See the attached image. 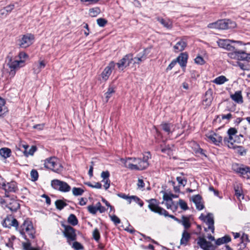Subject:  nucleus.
Here are the masks:
<instances>
[{
	"label": "nucleus",
	"instance_id": "nucleus-19",
	"mask_svg": "<svg viewBox=\"0 0 250 250\" xmlns=\"http://www.w3.org/2000/svg\"><path fill=\"white\" fill-rule=\"evenodd\" d=\"M6 207L12 211H16L20 208L18 201L14 199H7L5 200Z\"/></svg>",
	"mask_w": 250,
	"mask_h": 250
},
{
	"label": "nucleus",
	"instance_id": "nucleus-3",
	"mask_svg": "<svg viewBox=\"0 0 250 250\" xmlns=\"http://www.w3.org/2000/svg\"><path fill=\"white\" fill-rule=\"evenodd\" d=\"M44 167L56 173H60L62 169L58 159L55 157H50L44 160Z\"/></svg>",
	"mask_w": 250,
	"mask_h": 250
},
{
	"label": "nucleus",
	"instance_id": "nucleus-62",
	"mask_svg": "<svg viewBox=\"0 0 250 250\" xmlns=\"http://www.w3.org/2000/svg\"><path fill=\"white\" fill-rule=\"evenodd\" d=\"M197 148L195 149V152L196 153L200 154L202 155H204L205 156H206V155L205 154V150L203 149L202 148L199 147L198 145H197Z\"/></svg>",
	"mask_w": 250,
	"mask_h": 250
},
{
	"label": "nucleus",
	"instance_id": "nucleus-46",
	"mask_svg": "<svg viewBox=\"0 0 250 250\" xmlns=\"http://www.w3.org/2000/svg\"><path fill=\"white\" fill-rule=\"evenodd\" d=\"M178 204L180 208L184 210H186L188 208L187 203L182 199L179 200Z\"/></svg>",
	"mask_w": 250,
	"mask_h": 250
},
{
	"label": "nucleus",
	"instance_id": "nucleus-17",
	"mask_svg": "<svg viewBox=\"0 0 250 250\" xmlns=\"http://www.w3.org/2000/svg\"><path fill=\"white\" fill-rule=\"evenodd\" d=\"M121 162L124 164L125 167L131 170L136 169V158L128 157L126 159H121Z\"/></svg>",
	"mask_w": 250,
	"mask_h": 250
},
{
	"label": "nucleus",
	"instance_id": "nucleus-18",
	"mask_svg": "<svg viewBox=\"0 0 250 250\" xmlns=\"http://www.w3.org/2000/svg\"><path fill=\"white\" fill-rule=\"evenodd\" d=\"M115 63L113 62H110L101 74L102 79L104 81H106L111 75L112 70L114 69Z\"/></svg>",
	"mask_w": 250,
	"mask_h": 250
},
{
	"label": "nucleus",
	"instance_id": "nucleus-2",
	"mask_svg": "<svg viewBox=\"0 0 250 250\" xmlns=\"http://www.w3.org/2000/svg\"><path fill=\"white\" fill-rule=\"evenodd\" d=\"M149 203V205L148 206V208L153 212L155 213H158L161 215H164L165 216H168L170 218L174 219L175 221H177L179 223H181V221L180 219L175 217L174 216L172 215H169L167 211L165 209L159 207L157 203V201L156 199H151L147 201Z\"/></svg>",
	"mask_w": 250,
	"mask_h": 250
},
{
	"label": "nucleus",
	"instance_id": "nucleus-60",
	"mask_svg": "<svg viewBox=\"0 0 250 250\" xmlns=\"http://www.w3.org/2000/svg\"><path fill=\"white\" fill-rule=\"evenodd\" d=\"M163 199L166 202H171L172 201V197L170 196V194H168L166 193H165L163 195Z\"/></svg>",
	"mask_w": 250,
	"mask_h": 250
},
{
	"label": "nucleus",
	"instance_id": "nucleus-28",
	"mask_svg": "<svg viewBox=\"0 0 250 250\" xmlns=\"http://www.w3.org/2000/svg\"><path fill=\"white\" fill-rule=\"evenodd\" d=\"M160 147L162 152L167 154L169 157L173 155L172 148L169 145L164 146L163 145H161Z\"/></svg>",
	"mask_w": 250,
	"mask_h": 250
},
{
	"label": "nucleus",
	"instance_id": "nucleus-22",
	"mask_svg": "<svg viewBox=\"0 0 250 250\" xmlns=\"http://www.w3.org/2000/svg\"><path fill=\"white\" fill-rule=\"evenodd\" d=\"M212 100V91L210 90H208L206 92L203 97V104L206 107L209 106L211 104Z\"/></svg>",
	"mask_w": 250,
	"mask_h": 250
},
{
	"label": "nucleus",
	"instance_id": "nucleus-12",
	"mask_svg": "<svg viewBox=\"0 0 250 250\" xmlns=\"http://www.w3.org/2000/svg\"><path fill=\"white\" fill-rule=\"evenodd\" d=\"M218 29H227L234 28L236 26V23L229 20H222L217 21Z\"/></svg>",
	"mask_w": 250,
	"mask_h": 250
},
{
	"label": "nucleus",
	"instance_id": "nucleus-39",
	"mask_svg": "<svg viewBox=\"0 0 250 250\" xmlns=\"http://www.w3.org/2000/svg\"><path fill=\"white\" fill-rule=\"evenodd\" d=\"M101 12L99 7H95L89 9V15L92 17H96Z\"/></svg>",
	"mask_w": 250,
	"mask_h": 250
},
{
	"label": "nucleus",
	"instance_id": "nucleus-51",
	"mask_svg": "<svg viewBox=\"0 0 250 250\" xmlns=\"http://www.w3.org/2000/svg\"><path fill=\"white\" fill-rule=\"evenodd\" d=\"M93 236L94 239L98 241L100 238V235L99 230L97 229H95L93 232Z\"/></svg>",
	"mask_w": 250,
	"mask_h": 250
},
{
	"label": "nucleus",
	"instance_id": "nucleus-27",
	"mask_svg": "<svg viewBox=\"0 0 250 250\" xmlns=\"http://www.w3.org/2000/svg\"><path fill=\"white\" fill-rule=\"evenodd\" d=\"M235 195L240 201L244 199L242 189L238 185L234 186Z\"/></svg>",
	"mask_w": 250,
	"mask_h": 250
},
{
	"label": "nucleus",
	"instance_id": "nucleus-64",
	"mask_svg": "<svg viewBox=\"0 0 250 250\" xmlns=\"http://www.w3.org/2000/svg\"><path fill=\"white\" fill-rule=\"evenodd\" d=\"M138 188H143L145 187V183L142 179H139L137 183Z\"/></svg>",
	"mask_w": 250,
	"mask_h": 250
},
{
	"label": "nucleus",
	"instance_id": "nucleus-5",
	"mask_svg": "<svg viewBox=\"0 0 250 250\" xmlns=\"http://www.w3.org/2000/svg\"><path fill=\"white\" fill-rule=\"evenodd\" d=\"M200 219L203 220L208 226V227L205 228L204 230L205 231H208V230H211L212 233L214 232V217L212 213H209L206 216L201 214L200 216Z\"/></svg>",
	"mask_w": 250,
	"mask_h": 250
},
{
	"label": "nucleus",
	"instance_id": "nucleus-63",
	"mask_svg": "<svg viewBox=\"0 0 250 250\" xmlns=\"http://www.w3.org/2000/svg\"><path fill=\"white\" fill-rule=\"evenodd\" d=\"M237 132V130L235 128H230L228 131V134L229 136H233Z\"/></svg>",
	"mask_w": 250,
	"mask_h": 250
},
{
	"label": "nucleus",
	"instance_id": "nucleus-37",
	"mask_svg": "<svg viewBox=\"0 0 250 250\" xmlns=\"http://www.w3.org/2000/svg\"><path fill=\"white\" fill-rule=\"evenodd\" d=\"M181 223L184 227L185 230L190 228V223L189 222V219L188 217H186L185 216H183L182 217L181 220H180Z\"/></svg>",
	"mask_w": 250,
	"mask_h": 250
},
{
	"label": "nucleus",
	"instance_id": "nucleus-8",
	"mask_svg": "<svg viewBox=\"0 0 250 250\" xmlns=\"http://www.w3.org/2000/svg\"><path fill=\"white\" fill-rule=\"evenodd\" d=\"M236 42V41L228 39H220L217 41V43L221 48L229 51H233L234 49V47L230 44V42ZM236 42L241 44V42L240 41H237Z\"/></svg>",
	"mask_w": 250,
	"mask_h": 250
},
{
	"label": "nucleus",
	"instance_id": "nucleus-55",
	"mask_svg": "<svg viewBox=\"0 0 250 250\" xmlns=\"http://www.w3.org/2000/svg\"><path fill=\"white\" fill-rule=\"evenodd\" d=\"M166 206L167 209L176 210L177 208L175 206H174V203H173V201H172L171 202H166Z\"/></svg>",
	"mask_w": 250,
	"mask_h": 250
},
{
	"label": "nucleus",
	"instance_id": "nucleus-33",
	"mask_svg": "<svg viewBox=\"0 0 250 250\" xmlns=\"http://www.w3.org/2000/svg\"><path fill=\"white\" fill-rule=\"evenodd\" d=\"M162 128L168 134L172 132L173 125L169 123H163L161 125Z\"/></svg>",
	"mask_w": 250,
	"mask_h": 250
},
{
	"label": "nucleus",
	"instance_id": "nucleus-29",
	"mask_svg": "<svg viewBox=\"0 0 250 250\" xmlns=\"http://www.w3.org/2000/svg\"><path fill=\"white\" fill-rule=\"evenodd\" d=\"M158 21L167 29H171L172 27V21L169 19L158 18Z\"/></svg>",
	"mask_w": 250,
	"mask_h": 250
},
{
	"label": "nucleus",
	"instance_id": "nucleus-47",
	"mask_svg": "<svg viewBox=\"0 0 250 250\" xmlns=\"http://www.w3.org/2000/svg\"><path fill=\"white\" fill-rule=\"evenodd\" d=\"M176 180L178 182V184L180 186H183V187H185L187 182V179L181 176L177 177Z\"/></svg>",
	"mask_w": 250,
	"mask_h": 250
},
{
	"label": "nucleus",
	"instance_id": "nucleus-57",
	"mask_svg": "<svg viewBox=\"0 0 250 250\" xmlns=\"http://www.w3.org/2000/svg\"><path fill=\"white\" fill-rule=\"evenodd\" d=\"M111 220L114 223L115 225L120 223V219L116 215H110Z\"/></svg>",
	"mask_w": 250,
	"mask_h": 250
},
{
	"label": "nucleus",
	"instance_id": "nucleus-21",
	"mask_svg": "<svg viewBox=\"0 0 250 250\" xmlns=\"http://www.w3.org/2000/svg\"><path fill=\"white\" fill-rule=\"evenodd\" d=\"M187 45V43L185 40L184 39H182L179 41L177 42L176 44L173 46L174 51L176 53L182 51L185 49Z\"/></svg>",
	"mask_w": 250,
	"mask_h": 250
},
{
	"label": "nucleus",
	"instance_id": "nucleus-20",
	"mask_svg": "<svg viewBox=\"0 0 250 250\" xmlns=\"http://www.w3.org/2000/svg\"><path fill=\"white\" fill-rule=\"evenodd\" d=\"M208 141L212 142L216 145H219L222 141V137L218 134L210 133L206 135Z\"/></svg>",
	"mask_w": 250,
	"mask_h": 250
},
{
	"label": "nucleus",
	"instance_id": "nucleus-44",
	"mask_svg": "<svg viewBox=\"0 0 250 250\" xmlns=\"http://www.w3.org/2000/svg\"><path fill=\"white\" fill-rule=\"evenodd\" d=\"M55 205L57 209L62 210L67 204L61 200H58L55 202Z\"/></svg>",
	"mask_w": 250,
	"mask_h": 250
},
{
	"label": "nucleus",
	"instance_id": "nucleus-13",
	"mask_svg": "<svg viewBox=\"0 0 250 250\" xmlns=\"http://www.w3.org/2000/svg\"><path fill=\"white\" fill-rule=\"evenodd\" d=\"M8 65L11 69L9 72L10 75L13 76L15 74V70L23 65V61L18 60H10L8 63Z\"/></svg>",
	"mask_w": 250,
	"mask_h": 250
},
{
	"label": "nucleus",
	"instance_id": "nucleus-26",
	"mask_svg": "<svg viewBox=\"0 0 250 250\" xmlns=\"http://www.w3.org/2000/svg\"><path fill=\"white\" fill-rule=\"evenodd\" d=\"M22 146L24 148V154L26 157H28L29 155H33L36 150V147L35 146H32L30 148H29L28 145H23Z\"/></svg>",
	"mask_w": 250,
	"mask_h": 250
},
{
	"label": "nucleus",
	"instance_id": "nucleus-7",
	"mask_svg": "<svg viewBox=\"0 0 250 250\" xmlns=\"http://www.w3.org/2000/svg\"><path fill=\"white\" fill-rule=\"evenodd\" d=\"M232 169L236 172L240 173L243 178L247 179L250 178V167L239 166L238 164H234L232 165Z\"/></svg>",
	"mask_w": 250,
	"mask_h": 250
},
{
	"label": "nucleus",
	"instance_id": "nucleus-23",
	"mask_svg": "<svg viewBox=\"0 0 250 250\" xmlns=\"http://www.w3.org/2000/svg\"><path fill=\"white\" fill-rule=\"evenodd\" d=\"M188 55L186 53H182L177 58L176 61L178 62L181 67H185L187 63Z\"/></svg>",
	"mask_w": 250,
	"mask_h": 250
},
{
	"label": "nucleus",
	"instance_id": "nucleus-14",
	"mask_svg": "<svg viewBox=\"0 0 250 250\" xmlns=\"http://www.w3.org/2000/svg\"><path fill=\"white\" fill-rule=\"evenodd\" d=\"M64 235L67 239V241H73L76 239V234L75 229L71 226H64Z\"/></svg>",
	"mask_w": 250,
	"mask_h": 250
},
{
	"label": "nucleus",
	"instance_id": "nucleus-52",
	"mask_svg": "<svg viewBox=\"0 0 250 250\" xmlns=\"http://www.w3.org/2000/svg\"><path fill=\"white\" fill-rule=\"evenodd\" d=\"M85 184L92 188H102L101 184L99 182L95 183L94 185H92L89 182L86 183Z\"/></svg>",
	"mask_w": 250,
	"mask_h": 250
},
{
	"label": "nucleus",
	"instance_id": "nucleus-42",
	"mask_svg": "<svg viewBox=\"0 0 250 250\" xmlns=\"http://www.w3.org/2000/svg\"><path fill=\"white\" fill-rule=\"evenodd\" d=\"M84 192V190L80 188L74 187L72 188V193L74 196L82 195Z\"/></svg>",
	"mask_w": 250,
	"mask_h": 250
},
{
	"label": "nucleus",
	"instance_id": "nucleus-41",
	"mask_svg": "<svg viewBox=\"0 0 250 250\" xmlns=\"http://www.w3.org/2000/svg\"><path fill=\"white\" fill-rule=\"evenodd\" d=\"M114 92V88L113 87H109L108 88L107 91L105 93L106 102H108L109 99L111 97Z\"/></svg>",
	"mask_w": 250,
	"mask_h": 250
},
{
	"label": "nucleus",
	"instance_id": "nucleus-16",
	"mask_svg": "<svg viewBox=\"0 0 250 250\" xmlns=\"http://www.w3.org/2000/svg\"><path fill=\"white\" fill-rule=\"evenodd\" d=\"M148 48L145 49L143 51L140 52L136 57L133 58V64H139L141 62H144L146 59L147 55L149 53Z\"/></svg>",
	"mask_w": 250,
	"mask_h": 250
},
{
	"label": "nucleus",
	"instance_id": "nucleus-53",
	"mask_svg": "<svg viewBox=\"0 0 250 250\" xmlns=\"http://www.w3.org/2000/svg\"><path fill=\"white\" fill-rule=\"evenodd\" d=\"M195 62L198 64L202 65L205 63V61L203 58L201 56H197L194 59Z\"/></svg>",
	"mask_w": 250,
	"mask_h": 250
},
{
	"label": "nucleus",
	"instance_id": "nucleus-38",
	"mask_svg": "<svg viewBox=\"0 0 250 250\" xmlns=\"http://www.w3.org/2000/svg\"><path fill=\"white\" fill-rule=\"evenodd\" d=\"M68 222L73 226H75L78 224V221L74 214H71L68 218Z\"/></svg>",
	"mask_w": 250,
	"mask_h": 250
},
{
	"label": "nucleus",
	"instance_id": "nucleus-58",
	"mask_svg": "<svg viewBox=\"0 0 250 250\" xmlns=\"http://www.w3.org/2000/svg\"><path fill=\"white\" fill-rule=\"evenodd\" d=\"M73 247L76 250H80L83 249L82 245L78 242H74L73 244Z\"/></svg>",
	"mask_w": 250,
	"mask_h": 250
},
{
	"label": "nucleus",
	"instance_id": "nucleus-34",
	"mask_svg": "<svg viewBox=\"0 0 250 250\" xmlns=\"http://www.w3.org/2000/svg\"><path fill=\"white\" fill-rule=\"evenodd\" d=\"M229 80L224 76H220L216 78L213 81V83L217 84H222L225 82H227Z\"/></svg>",
	"mask_w": 250,
	"mask_h": 250
},
{
	"label": "nucleus",
	"instance_id": "nucleus-32",
	"mask_svg": "<svg viewBox=\"0 0 250 250\" xmlns=\"http://www.w3.org/2000/svg\"><path fill=\"white\" fill-rule=\"evenodd\" d=\"M190 238V234L184 230L182 233V238L180 241L181 245H186Z\"/></svg>",
	"mask_w": 250,
	"mask_h": 250
},
{
	"label": "nucleus",
	"instance_id": "nucleus-40",
	"mask_svg": "<svg viewBox=\"0 0 250 250\" xmlns=\"http://www.w3.org/2000/svg\"><path fill=\"white\" fill-rule=\"evenodd\" d=\"M248 54L244 51H237V60L240 61L247 60Z\"/></svg>",
	"mask_w": 250,
	"mask_h": 250
},
{
	"label": "nucleus",
	"instance_id": "nucleus-10",
	"mask_svg": "<svg viewBox=\"0 0 250 250\" xmlns=\"http://www.w3.org/2000/svg\"><path fill=\"white\" fill-rule=\"evenodd\" d=\"M197 244L204 250H215L216 247L211 242L202 237H199L197 240Z\"/></svg>",
	"mask_w": 250,
	"mask_h": 250
},
{
	"label": "nucleus",
	"instance_id": "nucleus-56",
	"mask_svg": "<svg viewBox=\"0 0 250 250\" xmlns=\"http://www.w3.org/2000/svg\"><path fill=\"white\" fill-rule=\"evenodd\" d=\"M110 174L108 171H103L101 173V177L103 178L102 181L109 180Z\"/></svg>",
	"mask_w": 250,
	"mask_h": 250
},
{
	"label": "nucleus",
	"instance_id": "nucleus-49",
	"mask_svg": "<svg viewBox=\"0 0 250 250\" xmlns=\"http://www.w3.org/2000/svg\"><path fill=\"white\" fill-rule=\"evenodd\" d=\"M117 195L119 197L126 200L128 204H130L131 196L126 195L125 194L123 193H119L117 194Z\"/></svg>",
	"mask_w": 250,
	"mask_h": 250
},
{
	"label": "nucleus",
	"instance_id": "nucleus-24",
	"mask_svg": "<svg viewBox=\"0 0 250 250\" xmlns=\"http://www.w3.org/2000/svg\"><path fill=\"white\" fill-rule=\"evenodd\" d=\"M230 98L237 104H242L243 103L241 91H236L234 94L230 95Z\"/></svg>",
	"mask_w": 250,
	"mask_h": 250
},
{
	"label": "nucleus",
	"instance_id": "nucleus-45",
	"mask_svg": "<svg viewBox=\"0 0 250 250\" xmlns=\"http://www.w3.org/2000/svg\"><path fill=\"white\" fill-rule=\"evenodd\" d=\"M87 210H88V211L91 214H95L98 211L97 206L96 205L95 206H93V205L88 206L87 207Z\"/></svg>",
	"mask_w": 250,
	"mask_h": 250
},
{
	"label": "nucleus",
	"instance_id": "nucleus-9",
	"mask_svg": "<svg viewBox=\"0 0 250 250\" xmlns=\"http://www.w3.org/2000/svg\"><path fill=\"white\" fill-rule=\"evenodd\" d=\"M133 60V56L132 54L126 55L123 58L117 63L119 69L123 70L125 68L129 65Z\"/></svg>",
	"mask_w": 250,
	"mask_h": 250
},
{
	"label": "nucleus",
	"instance_id": "nucleus-30",
	"mask_svg": "<svg viewBox=\"0 0 250 250\" xmlns=\"http://www.w3.org/2000/svg\"><path fill=\"white\" fill-rule=\"evenodd\" d=\"M0 155L4 159L9 158L11 155V150L7 147H2L0 149Z\"/></svg>",
	"mask_w": 250,
	"mask_h": 250
},
{
	"label": "nucleus",
	"instance_id": "nucleus-36",
	"mask_svg": "<svg viewBox=\"0 0 250 250\" xmlns=\"http://www.w3.org/2000/svg\"><path fill=\"white\" fill-rule=\"evenodd\" d=\"M224 141L225 144L228 145L229 147L233 148H235V146H234L233 144V142H235V141L233 139V136H229L228 138H224Z\"/></svg>",
	"mask_w": 250,
	"mask_h": 250
},
{
	"label": "nucleus",
	"instance_id": "nucleus-11",
	"mask_svg": "<svg viewBox=\"0 0 250 250\" xmlns=\"http://www.w3.org/2000/svg\"><path fill=\"white\" fill-rule=\"evenodd\" d=\"M34 37L31 34H27L22 36L20 40L19 45L22 48H26L32 44Z\"/></svg>",
	"mask_w": 250,
	"mask_h": 250
},
{
	"label": "nucleus",
	"instance_id": "nucleus-43",
	"mask_svg": "<svg viewBox=\"0 0 250 250\" xmlns=\"http://www.w3.org/2000/svg\"><path fill=\"white\" fill-rule=\"evenodd\" d=\"M134 201L137 203L140 207H143L144 205V203L142 200H141L138 197L135 195H131L130 199V203L132 201Z\"/></svg>",
	"mask_w": 250,
	"mask_h": 250
},
{
	"label": "nucleus",
	"instance_id": "nucleus-4",
	"mask_svg": "<svg viewBox=\"0 0 250 250\" xmlns=\"http://www.w3.org/2000/svg\"><path fill=\"white\" fill-rule=\"evenodd\" d=\"M151 158L150 152H147L144 154L143 159L136 158V169L138 170H143L148 167L149 164L148 160Z\"/></svg>",
	"mask_w": 250,
	"mask_h": 250
},
{
	"label": "nucleus",
	"instance_id": "nucleus-25",
	"mask_svg": "<svg viewBox=\"0 0 250 250\" xmlns=\"http://www.w3.org/2000/svg\"><path fill=\"white\" fill-rule=\"evenodd\" d=\"M46 64L45 61L40 60L38 63H35L34 65V71L35 73H39L41 70L44 68Z\"/></svg>",
	"mask_w": 250,
	"mask_h": 250
},
{
	"label": "nucleus",
	"instance_id": "nucleus-35",
	"mask_svg": "<svg viewBox=\"0 0 250 250\" xmlns=\"http://www.w3.org/2000/svg\"><path fill=\"white\" fill-rule=\"evenodd\" d=\"M5 100L0 97V116L3 115L5 113L7 112V109L5 105Z\"/></svg>",
	"mask_w": 250,
	"mask_h": 250
},
{
	"label": "nucleus",
	"instance_id": "nucleus-31",
	"mask_svg": "<svg viewBox=\"0 0 250 250\" xmlns=\"http://www.w3.org/2000/svg\"><path fill=\"white\" fill-rule=\"evenodd\" d=\"M231 241V238L228 235H226L221 238L217 239L215 241V244L216 246H220L223 244L227 243Z\"/></svg>",
	"mask_w": 250,
	"mask_h": 250
},
{
	"label": "nucleus",
	"instance_id": "nucleus-54",
	"mask_svg": "<svg viewBox=\"0 0 250 250\" xmlns=\"http://www.w3.org/2000/svg\"><path fill=\"white\" fill-rule=\"evenodd\" d=\"M18 57L19 58V61H23L24 63L28 56L25 52H21L19 54Z\"/></svg>",
	"mask_w": 250,
	"mask_h": 250
},
{
	"label": "nucleus",
	"instance_id": "nucleus-15",
	"mask_svg": "<svg viewBox=\"0 0 250 250\" xmlns=\"http://www.w3.org/2000/svg\"><path fill=\"white\" fill-rule=\"evenodd\" d=\"M2 189H4L6 192H16L18 190L17 184L14 182L5 183L3 182Z\"/></svg>",
	"mask_w": 250,
	"mask_h": 250
},
{
	"label": "nucleus",
	"instance_id": "nucleus-6",
	"mask_svg": "<svg viewBox=\"0 0 250 250\" xmlns=\"http://www.w3.org/2000/svg\"><path fill=\"white\" fill-rule=\"evenodd\" d=\"M51 186L55 189L66 192L70 190V187L65 182L55 179L51 181Z\"/></svg>",
	"mask_w": 250,
	"mask_h": 250
},
{
	"label": "nucleus",
	"instance_id": "nucleus-61",
	"mask_svg": "<svg viewBox=\"0 0 250 250\" xmlns=\"http://www.w3.org/2000/svg\"><path fill=\"white\" fill-rule=\"evenodd\" d=\"M96 205L97 206L98 210H99L101 213H103L105 212V208L104 207H103L100 202H98L96 204Z\"/></svg>",
	"mask_w": 250,
	"mask_h": 250
},
{
	"label": "nucleus",
	"instance_id": "nucleus-48",
	"mask_svg": "<svg viewBox=\"0 0 250 250\" xmlns=\"http://www.w3.org/2000/svg\"><path fill=\"white\" fill-rule=\"evenodd\" d=\"M30 175L32 178V180L33 181H36L37 180L38 178V173L36 170L33 169L31 170L30 172Z\"/></svg>",
	"mask_w": 250,
	"mask_h": 250
},
{
	"label": "nucleus",
	"instance_id": "nucleus-50",
	"mask_svg": "<svg viewBox=\"0 0 250 250\" xmlns=\"http://www.w3.org/2000/svg\"><path fill=\"white\" fill-rule=\"evenodd\" d=\"M97 22L100 27H104L107 23V21L104 19L99 18L97 20Z\"/></svg>",
	"mask_w": 250,
	"mask_h": 250
},
{
	"label": "nucleus",
	"instance_id": "nucleus-1",
	"mask_svg": "<svg viewBox=\"0 0 250 250\" xmlns=\"http://www.w3.org/2000/svg\"><path fill=\"white\" fill-rule=\"evenodd\" d=\"M7 222H10V225L12 226L15 227L16 229L18 230L20 233L22 237L27 240L26 242H22V246L24 250H40L38 248H33L31 247V244L27 239V236L25 235L26 233L29 237L31 238H34L35 230L33 227L32 222L29 220H25L23 223L19 227V224L18 221L14 218L11 221L10 219H5L3 226L6 227Z\"/></svg>",
	"mask_w": 250,
	"mask_h": 250
},
{
	"label": "nucleus",
	"instance_id": "nucleus-59",
	"mask_svg": "<svg viewBox=\"0 0 250 250\" xmlns=\"http://www.w3.org/2000/svg\"><path fill=\"white\" fill-rule=\"evenodd\" d=\"M192 201L195 204L198 203L202 201V198L200 195L198 194L192 197Z\"/></svg>",
	"mask_w": 250,
	"mask_h": 250
}]
</instances>
